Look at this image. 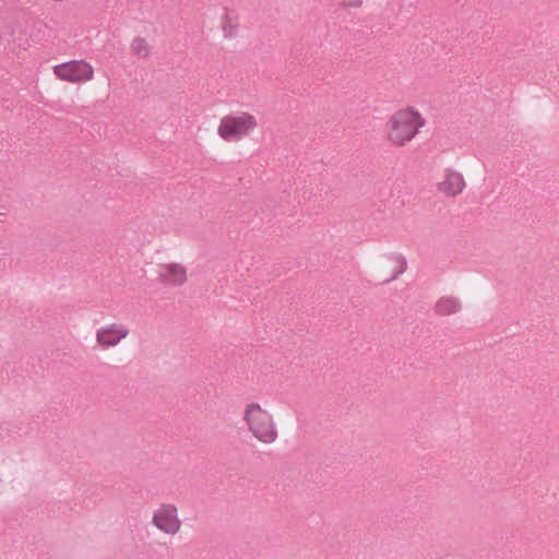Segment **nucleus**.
Returning a JSON list of instances; mask_svg holds the SVG:
<instances>
[{
    "instance_id": "obj_9",
    "label": "nucleus",
    "mask_w": 559,
    "mask_h": 559,
    "mask_svg": "<svg viewBox=\"0 0 559 559\" xmlns=\"http://www.w3.org/2000/svg\"><path fill=\"white\" fill-rule=\"evenodd\" d=\"M130 50L136 57L146 59L151 56L152 46L146 38L138 36L132 39Z\"/></svg>"
},
{
    "instance_id": "obj_2",
    "label": "nucleus",
    "mask_w": 559,
    "mask_h": 559,
    "mask_svg": "<svg viewBox=\"0 0 559 559\" xmlns=\"http://www.w3.org/2000/svg\"><path fill=\"white\" fill-rule=\"evenodd\" d=\"M242 420L251 436L261 443L271 444L278 438L275 417L265 404L247 403L242 411Z\"/></svg>"
},
{
    "instance_id": "obj_5",
    "label": "nucleus",
    "mask_w": 559,
    "mask_h": 559,
    "mask_svg": "<svg viewBox=\"0 0 559 559\" xmlns=\"http://www.w3.org/2000/svg\"><path fill=\"white\" fill-rule=\"evenodd\" d=\"M152 525L160 533L177 535L182 527L178 507L173 502H162L152 512Z\"/></svg>"
},
{
    "instance_id": "obj_1",
    "label": "nucleus",
    "mask_w": 559,
    "mask_h": 559,
    "mask_svg": "<svg viewBox=\"0 0 559 559\" xmlns=\"http://www.w3.org/2000/svg\"><path fill=\"white\" fill-rule=\"evenodd\" d=\"M426 126L423 114L413 106H404L395 110L385 123L388 141L395 147L411 143Z\"/></svg>"
},
{
    "instance_id": "obj_7",
    "label": "nucleus",
    "mask_w": 559,
    "mask_h": 559,
    "mask_svg": "<svg viewBox=\"0 0 559 559\" xmlns=\"http://www.w3.org/2000/svg\"><path fill=\"white\" fill-rule=\"evenodd\" d=\"M129 335V329L122 323H110L98 329L96 343L103 349L117 346Z\"/></svg>"
},
{
    "instance_id": "obj_6",
    "label": "nucleus",
    "mask_w": 559,
    "mask_h": 559,
    "mask_svg": "<svg viewBox=\"0 0 559 559\" xmlns=\"http://www.w3.org/2000/svg\"><path fill=\"white\" fill-rule=\"evenodd\" d=\"M157 281L167 287H181L189 281L188 269L176 261L160 263L157 269Z\"/></svg>"
},
{
    "instance_id": "obj_8",
    "label": "nucleus",
    "mask_w": 559,
    "mask_h": 559,
    "mask_svg": "<svg viewBox=\"0 0 559 559\" xmlns=\"http://www.w3.org/2000/svg\"><path fill=\"white\" fill-rule=\"evenodd\" d=\"M465 180L461 173L455 170H447L442 180L438 183L440 192L447 195H457L465 189Z\"/></svg>"
},
{
    "instance_id": "obj_3",
    "label": "nucleus",
    "mask_w": 559,
    "mask_h": 559,
    "mask_svg": "<svg viewBox=\"0 0 559 559\" xmlns=\"http://www.w3.org/2000/svg\"><path fill=\"white\" fill-rule=\"evenodd\" d=\"M258 128L254 115L241 111L224 116L217 127V134L226 142H238Z\"/></svg>"
},
{
    "instance_id": "obj_10",
    "label": "nucleus",
    "mask_w": 559,
    "mask_h": 559,
    "mask_svg": "<svg viewBox=\"0 0 559 559\" xmlns=\"http://www.w3.org/2000/svg\"><path fill=\"white\" fill-rule=\"evenodd\" d=\"M460 309V302L453 297H442L436 305V310L439 314L449 316L457 312Z\"/></svg>"
},
{
    "instance_id": "obj_4",
    "label": "nucleus",
    "mask_w": 559,
    "mask_h": 559,
    "mask_svg": "<svg viewBox=\"0 0 559 559\" xmlns=\"http://www.w3.org/2000/svg\"><path fill=\"white\" fill-rule=\"evenodd\" d=\"M55 78L61 82L80 85L94 79V67L84 59H72L52 67Z\"/></svg>"
}]
</instances>
